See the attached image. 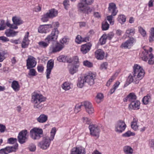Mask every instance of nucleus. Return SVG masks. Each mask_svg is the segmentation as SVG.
Masks as SVG:
<instances>
[{
	"instance_id": "1",
	"label": "nucleus",
	"mask_w": 154,
	"mask_h": 154,
	"mask_svg": "<svg viewBox=\"0 0 154 154\" xmlns=\"http://www.w3.org/2000/svg\"><path fill=\"white\" fill-rule=\"evenodd\" d=\"M134 72L132 75L128 76L127 80L128 85L133 82L136 84L139 83L145 75V71L142 67L137 64H135L133 67Z\"/></svg>"
},
{
	"instance_id": "2",
	"label": "nucleus",
	"mask_w": 154,
	"mask_h": 154,
	"mask_svg": "<svg viewBox=\"0 0 154 154\" xmlns=\"http://www.w3.org/2000/svg\"><path fill=\"white\" fill-rule=\"evenodd\" d=\"M59 31L57 28H54L51 31V33L48 35L45 40L46 42L40 41L38 42V44L40 47L45 48L47 47L50 42L55 41L57 38Z\"/></svg>"
},
{
	"instance_id": "3",
	"label": "nucleus",
	"mask_w": 154,
	"mask_h": 154,
	"mask_svg": "<svg viewBox=\"0 0 154 154\" xmlns=\"http://www.w3.org/2000/svg\"><path fill=\"white\" fill-rule=\"evenodd\" d=\"M56 130L55 128L52 129L50 132V136L44 137L43 138L42 140L38 143V146L43 149H46L49 146L51 141L53 140L54 139Z\"/></svg>"
},
{
	"instance_id": "4",
	"label": "nucleus",
	"mask_w": 154,
	"mask_h": 154,
	"mask_svg": "<svg viewBox=\"0 0 154 154\" xmlns=\"http://www.w3.org/2000/svg\"><path fill=\"white\" fill-rule=\"evenodd\" d=\"M46 100V98L41 94L34 93L32 95L31 101L34 108L41 109L43 106L42 103L45 101Z\"/></svg>"
},
{
	"instance_id": "5",
	"label": "nucleus",
	"mask_w": 154,
	"mask_h": 154,
	"mask_svg": "<svg viewBox=\"0 0 154 154\" xmlns=\"http://www.w3.org/2000/svg\"><path fill=\"white\" fill-rule=\"evenodd\" d=\"M43 134L42 129L34 128L30 131V134L31 137L34 140L39 139Z\"/></svg>"
},
{
	"instance_id": "6",
	"label": "nucleus",
	"mask_w": 154,
	"mask_h": 154,
	"mask_svg": "<svg viewBox=\"0 0 154 154\" xmlns=\"http://www.w3.org/2000/svg\"><path fill=\"white\" fill-rule=\"evenodd\" d=\"M78 4L77 7L79 11L81 13L88 14L92 11V9L82 1Z\"/></svg>"
},
{
	"instance_id": "7",
	"label": "nucleus",
	"mask_w": 154,
	"mask_h": 154,
	"mask_svg": "<svg viewBox=\"0 0 154 154\" xmlns=\"http://www.w3.org/2000/svg\"><path fill=\"white\" fill-rule=\"evenodd\" d=\"M86 84L91 86L94 83L96 75L91 72L85 74L84 75Z\"/></svg>"
},
{
	"instance_id": "8",
	"label": "nucleus",
	"mask_w": 154,
	"mask_h": 154,
	"mask_svg": "<svg viewBox=\"0 0 154 154\" xmlns=\"http://www.w3.org/2000/svg\"><path fill=\"white\" fill-rule=\"evenodd\" d=\"M126 127V125L124 121L119 120L115 125V130L117 133H121L125 130Z\"/></svg>"
},
{
	"instance_id": "9",
	"label": "nucleus",
	"mask_w": 154,
	"mask_h": 154,
	"mask_svg": "<svg viewBox=\"0 0 154 154\" xmlns=\"http://www.w3.org/2000/svg\"><path fill=\"white\" fill-rule=\"evenodd\" d=\"M90 134L93 136L98 137L100 131L99 128L97 125H91L89 126Z\"/></svg>"
},
{
	"instance_id": "10",
	"label": "nucleus",
	"mask_w": 154,
	"mask_h": 154,
	"mask_svg": "<svg viewBox=\"0 0 154 154\" xmlns=\"http://www.w3.org/2000/svg\"><path fill=\"white\" fill-rule=\"evenodd\" d=\"M27 131L26 130H22L19 133L18 136V139L19 142L20 143H23L26 142L27 140Z\"/></svg>"
},
{
	"instance_id": "11",
	"label": "nucleus",
	"mask_w": 154,
	"mask_h": 154,
	"mask_svg": "<svg viewBox=\"0 0 154 154\" xmlns=\"http://www.w3.org/2000/svg\"><path fill=\"white\" fill-rule=\"evenodd\" d=\"M36 64L35 58L33 56H29L26 60V66L27 69L32 68L35 67Z\"/></svg>"
},
{
	"instance_id": "12",
	"label": "nucleus",
	"mask_w": 154,
	"mask_h": 154,
	"mask_svg": "<svg viewBox=\"0 0 154 154\" xmlns=\"http://www.w3.org/2000/svg\"><path fill=\"white\" fill-rule=\"evenodd\" d=\"M17 146L18 145L12 146H7L5 148L0 149V153L8 154L10 152H15L17 149Z\"/></svg>"
},
{
	"instance_id": "13",
	"label": "nucleus",
	"mask_w": 154,
	"mask_h": 154,
	"mask_svg": "<svg viewBox=\"0 0 154 154\" xmlns=\"http://www.w3.org/2000/svg\"><path fill=\"white\" fill-rule=\"evenodd\" d=\"M82 105L85 106L86 112L89 114H92L94 112V110L92 107V104L90 102L85 101L82 103Z\"/></svg>"
},
{
	"instance_id": "14",
	"label": "nucleus",
	"mask_w": 154,
	"mask_h": 154,
	"mask_svg": "<svg viewBox=\"0 0 154 154\" xmlns=\"http://www.w3.org/2000/svg\"><path fill=\"white\" fill-rule=\"evenodd\" d=\"M54 66V61L52 60H48L47 63L46 69V77L47 79L50 78V75L51 73L52 69Z\"/></svg>"
},
{
	"instance_id": "15",
	"label": "nucleus",
	"mask_w": 154,
	"mask_h": 154,
	"mask_svg": "<svg viewBox=\"0 0 154 154\" xmlns=\"http://www.w3.org/2000/svg\"><path fill=\"white\" fill-rule=\"evenodd\" d=\"M135 41V39L133 37H130L129 39L122 43V46L125 48H130L133 46V43Z\"/></svg>"
},
{
	"instance_id": "16",
	"label": "nucleus",
	"mask_w": 154,
	"mask_h": 154,
	"mask_svg": "<svg viewBox=\"0 0 154 154\" xmlns=\"http://www.w3.org/2000/svg\"><path fill=\"white\" fill-rule=\"evenodd\" d=\"M108 9L109 12L111 13L112 15L116 16V15L118 11L115 4L113 3H109Z\"/></svg>"
},
{
	"instance_id": "17",
	"label": "nucleus",
	"mask_w": 154,
	"mask_h": 154,
	"mask_svg": "<svg viewBox=\"0 0 154 154\" xmlns=\"http://www.w3.org/2000/svg\"><path fill=\"white\" fill-rule=\"evenodd\" d=\"M137 98V96L134 93H131L126 97L124 98L123 101L126 102L128 101L131 103L135 101Z\"/></svg>"
},
{
	"instance_id": "18",
	"label": "nucleus",
	"mask_w": 154,
	"mask_h": 154,
	"mask_svg": "<svg viewBox=\"0 0 154 154\" xmlns=\"http://www.w3.org/2000/svg\"><path fill=\"white\" fill-rule=\"evenodd\" d=\"M48 27H52V25L50 24L41 25L38 28V32L42 33H47L48 32Z\"/></svg>"
},
{
	"instance_id": "19",
	"label": "nucleus",
	"mask_w": 154,
	"mask_h": 154,
	"mask_svg": "<svg viewBox=\"0 0 154 154\" xmlns=\"http://www.w3.org/2000/svg\"><path fill=\"white\" fill-rule=\"evenodd\" d=\"M91 45L90 43H88L81 46V51L83 54H86L90 50Z\"/></svg>"
},
{
	"instance_id": "20",
	"label": "nucleus",
	"mask_w": 154,
	"mask_h": 154,
	"mask_svg": "<svg viewBox=\"0 0 154 154\" xmlns=\"http://www.w3.org/2000/svg\"><path fill=\"white\" fill-rule=\"evenodd\" d=\"M140 104V102L136 100L135 101L131 102V103L129 105V108L131 109H139Z\"/></svg>"
},
{
	"instance_id": "21",
	"label": "nucleus",
	"mask_w": 154,
	"mask_h": 154,
	"mask_svg": "<svg viewBox=\"0 0 154 154\" xmlns=\"http://www.w3.org/2000/svg\"><path fill=\"white\" fill-rule=\"evenodd\" d=\"M105 53L101 49H99L95 52V56L98 60H102L104 57Z\"/></svg>"
},
{
	"instance_id": "22",
	"label": "nucleus",
	"mask_w": 154,
	"mask_h": 154,
	"mask_svg": "<svg viewBox=\"0 0 154 154\" xmlns=\"http://www.w3.org/2000/svg\"><path fill=\"white\" fill-rule=\"evenodd\" d=\"M29 34V32H27L26 34L23 38L22 44V47L23 48H26L29 45V41L28 39Z\"/></svg>"
},
{
	"instance_id": "23",
	"label": "nucleus",
	"mask_w": 154,
	"mask_h": 154,
	"mask_svg": "<svg viewBox=\"0 0 154 154\" xmlns=\"http://www.w3.org/2000/svg\"><path fill=\"white\" fill-rule=\"evenodd\" d=\"M64 47V45L58 43L55 46L51 48L50 50L52 52L55 53L62 50Z\"/></svg>"
},
{
	"instance_id": "24",
	"label": "nucleus",
	"mask_w": 154,
	"mask_h": 154,
	"mask_svg": "<svg viewBox=\"0 0 154 154\" xmlns=\"http://www.w3.org/2000/svg\"><path fill=\"white\" fill-rule=\"evenodd\" d=\"M18 32V31H15L11 29H8L6 30L5 34L8 37H14L16 35Z\"/></svg>"
},
{
	"instance_id": "25",
	"label": "nucleus",
	"mask_w": 154,
	"mask_h": 154,
	"mask_svg": "<svg viewBox=\"0 0 154 154\" xmlns=\"http://www.w3.org/2000/svg\"><path fill=\"white\" fill-rule=\"evenodd\" d=\"M86 84V83L84 75L79 78L77 84L78 87L80 88H82Z\"/></svg>"
},
{
	"instance_id": "26",
	"label": "nucleus",
	"mask_w": 154,
	"mask_h": 154,
	"mask_svg": "<svg viewBox=\"0 0 154 154\" xmlns=\"http://www.w3.org/2000/svg\"><path fill=\"white\" fill-rule=\"evenodd\" d=\"M72 150L75 154H85V149L82 147L74 148Z\"/></svg>"
},
{
	"instance_id": "27",
	"label": "nucleus",
	"mask_w": 154,
	"mask_h": 154,
	"mask_svg": "<svg viewBox=\"0 0 154 154\" xmlns=\"http://www.w3.org/2000/svg\"><path fill=\"white\" fill-rule=\"evenodd\" d=\"M47 13L49 16V18H52L57 16L58 12L55 9L53 8L50 10Z\"/></svg>"
},
{
	"instance_id": "28",
	"label": "nucleus",
	"mask_w": 154,
	"mask_h": 154,
	"mask_svg": "<svg viewBox=\"0 0 154 154\" xmlns=\"http://www.w3.org/2000/svg\"><path fill=\"white\" fill-rule=\"evenodd\" d=\"M47 116L44 114L41 115L37 119V121L38 122L41 123L45 122L47 120Z\"/></svg>"
},
{
	"instance_id": "29",
	"label": "nucleus",
	"mask_w": 154,
	"mask_h": 154,
	"mask_svg": "<svg viewBox=\"0 0 154 154\" xmlns=\"http://www.w3.org/2000/svg\"><path fill=\"white\" fill-rule=\"evenodd\" d=\"M11 87L15 91H18L20 89V86L17 81L14 80L11 83Z\"/></svg>"
},
{
	"instance_id": "30",
	"label": "nucleus",
	"mask_w": 154,
	"mask_h": 154,
	"mask_svg": "<svg viewBox=\"0 0 154 154\" xmlns=\"http://www.w3.org/2000/svg\"><path fill=\"white\" fill-rule=\"evenodd\" d=\"M12 21L14 23L17 25H19L23 23V22L21 19L17 17H12Z\"/></svg>"
},
{
	"instance_id": "31",
	"label": "nucleus",
	"mask_w": 154,
	"mask_h": 154,
	"mask_svg": "<svg viewBox=\"0 0 154 154\" xmlns=\"http://www.w3.org/2000/svg\"><path fill=\"white\" fill-rule=\"evenodd\" d=\"M123 151L125 154H132L133 152V150L131 147L126 146L124 147Z\"/></svg>"
},
{
	"instance_id": "32",
	"label": "nucleus",
	"mask_w": 154,
	"mask_h": 154,
	"mask_svg": "<svg viewBox=\"0 0 154 154\" xmlns=\"http://www.w3.org/2000/svg\"><path fill=\"white\" fill-rule=\"evenodd\" d=\"M79 66V64L74 65L72 66L69 69V71L71 74H73L77 71L78 69Z\"/></svg>"
},
{
	"instance_id": "33",
	"label": "nucleus",
	"mask_w": 154,
	"mask_h": 154,
	"mask_svg": "<svg viewBox=\"0 0 154 154\" xmlns=\"http://www.w3.org/2000/svg\"><path fill=\"white\" fill-rule=\"evenodd\" d=\"M2 44L0 43V62H2L5 58V55L6 52L5 51L1 49Z\"/></svg>"
},
{
	"instance_id": "34",
	"label": "nucleus",
	"mask_w": 154,
	"mask_h": 154,
	"mask_svg": "<svg viewBox=\"0 0 154 154\" xmlns=\"http://www.w3.org/2000/svg\"><path fill=\"white\" fill-rule=\"evenodd\" d=\"M125 33L128 36H133L135 33V29L133 28H128L126 30Z\"/></svg>"
},
{
	"instance_id": "35",
	"label": "nucleus",
	"mask_w": 154,
	"mask_h": 154,
	"mask_svg": "<svg viewBox=\"0 0 154 154\" xmlns=\"http://www.w3.org/2000/svg\"><path fill=\"white\" fill-rule=\"evenodd\" d=\"M70 83L67 82H65L62 85L61 87L62 88L65 90H68L70 88Z\"/></svg>"
},
{
	"instance_id": "36",
	"label": "nucleus",
	"mask_w": 154,
	"mask_h": 154,
	"mask_svg": "<svg viewBox=\"0 0 154 154\" xmlns=\"http://www.w3.org/2000/svg\"><path fill=\"white\" fill-rule=\"evenodd\" d=\"M149 58V59L148 63L150 65L154 64V57L152 53L149 54L148 55Z\"/></svg>"
},
{
	"instance_id": "37",
	"label": "nucleus",
	"mask_w": 154,
	"mask_h": 154,
	"mask_svg": "<svg viewBox=\"0 0 154 154\" xmlns=\"http://www.w3.org/2000/svg\"><path fill=\"white\" fill-rule=\"evenodd\" d=\"M151 100V97L149 95H147L144 97L143 99V102L145 105L148 104L149 100Z\"/></svg>"
},
{
	"instance_id": "38",
	"label": "nucleus",
	"mask_w": 154,
	"mask_h": 154,
	"mask_svg": "<svg viewBox=\"0 0 154 154\" xmlns=\"http://www.w3.org/2000/svg\"><path fill=\"white\" fill-rule=\"evenodd\" d=\"M137 121L135 119H134V121L131 123V127L134 130H137L138 129V126L137 125Z\"/></svg>"
},
{
	"instance_id": "39",
	"label": "nucleus",
	"mask_w": 154,
	"mask_h": 154,
	"mask_svg": "<svg viewBox=\"0 0 154 154\" xmlns=\"http://www.w3.org/2000/svg\"><path fill=\"white\" fill-rule=\"evenodd\" d=\"M143 53L145 55L142 57V60L144 61H146L149 58L148 51L145 50L144 51H143Z\"/></svg>"
},
{
	"instance_id": "40",
	"label": "nucleus",
	"mask_w": 154,
	"mask_h": 154,
	"mask_svg": "<svg viewBox=\"0 0 154 154\" xmlns=\"http://www.w3.org/2000/svg\"><path fill=\"white\" fill-rule=\"evenodd\" d=\"M149 41L152 42L154 40V28L151 29L150 35L149 37Z\"/></svg>"
},
{
	"instance_id": "41",
	"label": "nucleus",
	"mask_w": 154,
	"mask_h": 154,
	"mask_svg": "<svg viewBox=\"0 0 154 154\" xmlns=\"http://www.w3.org/2000/svg\"><path fill=\"white\" fill-rule=\"evenodd\" d=\"M96 97V101L97 103H99L102 101V100L103 98V96L102 94L99 93L97 95Z\"/></svg>"
},
{
	"instance_id": "42",
	"label": "nucleus",
	"mask_w": 154,
	"mask_h": 154,
	"mask_svg": "<svg viewBox=\"0 0 154 154\" xmlns=\"http://www.w3.org/2000/svg\"><path fill=\"white\" fill-rule=\"evenodd\" d=\"M107 35H103L100 39V41L101 45L104 44L106 42L107 39Z\"/></svg>"
},
{
	"instance_id": "43",
	"label": "nucleus",
	"mask_w": 154,
	"mask_h": 154,
	"mask_svg": "<svg viewBox=\"0 0 154 154\" xmlns=\"http://www.w3.org/2000/svg\"><path fill=\"white\" fill-rule=\"evenodd\" d=\"M49 18L48 14L47 13L42 16L41 20L43 22H46L48 20Z\"/></svg>"
},
{
	"instance_id": "44",
	"label": "nucleus",
	"mask_w": 154,
	"mask_h": 154,
	"mask_svg": "<svg viewBox=\"0 0 154 154\" xmlns=\"http://www.w3.org/2000/svg\"><path fill=\"white\" fill-rule=\"evenodd\" d=\"M138 28L139 31L141 35L143 37L146 36V32L145 30L141 26L139 27Z\"/></svg>"
},
{
	"instance_id": "45",
	"label": "nucleus",
	"mask_w": 154,
	"mask_h": 154,
	"mask_svg": "<svg viewBox=\"0 0 154 154\" xmlns=\"http://www.w3.org/2000/svg\"><path fill=\"white\" fill-rule=\"evenodd\" d=\"M109 27V25L107 22H103L102 23V29L103 30H107Z\"/></svg>"
},
{
	"instance_id": "46",
	"label": "nucleus",
	"mask_w": 154,
	"mask_h": 154,
	"mask_svg": "<svg viewBox=\"0 0 154 154\" xmlns=\"http://www.w3.org/2000/svg\"><path fill=\"white\" fill-rule=\"evenodd\" d=\"M6 28V24L4 20H0V30H3Z\"/></svg>"
},
{
	"instance_id": "47",
	"label": "nucleus",
	"mask_w": 154,
	"mask_h": 154,
	"mask_svg": "<svg viewBox=\"0 0 154 154\" xmlns=\"http://www.w3.org/2000/svg\"><path fill=\"white\" fill-rule=\"evenodd\" d=\"M66 58L65 56L62 55L59 57L58 60L60 62H65L67 61Z\"/></svg>"
},
{
	"instance_id": "48",
	"label": "nucleus",
	"mask_w": 154,
	"mask_h": 154,
	"mask_svg": "<svg viewBox=\"0 0 154 154\" xmlns=\"http://www.w3.org/2000/svg\"><path fill=\"white\" fill-rule=\"evenodd\" d=\"M69 39L65 37L63 38L60 41V42L62 43L61 44L63 45L64 44H67L69 42Z\"/></svg>"
},
{
	"instance_id": "49",
	"label": "nucleus",
	"mask_w": 154,
	"mask_h": 154,
	"mask_svg": "<svg viewBox=\"0 0 154 154\" xmlns=\"http://www.w3.org/2000/svg\"><path fill=\"white\" fill-rule=\"evenodd\" d=\"M29 71L28 73V75L30 76H34L36 75V72L34 69L31 68L29 69Z\"/></svg>"
},
{
	"instance_id": "50",
	"label": "nucleus",
	"mask_w": 154,
	"mask_h": 154,
	"mask_svg": "<svg viewBox=\"0 0 154 154\" xmlns=\"http://www.w3.org/2000/svg\"><path fill=\"white\" fill-rule=\"evenodd\" d=\"M119 21L120 22H122V23H124L126 21V17L123 15H120L118 17Z\"/></svg>"
},
{
	"instance_id": "51",
	"label": "nucleus",
	"mask_w": 154,
	"mask_h": 154,
	"mask_svg": "<svg viewBox=\"0 0 154 154\" xmlns=\"http://www.w3.org/2000/svg\"><path fill=\"white\" fill-rule=\"evenodd\" d=\"M83 63L84 66L88 67H91L93 66L92 63L88 60L84 61Z\"/></svg>"
},
{
	"instance_id": "52",
	"label": "nucleus",
	"mask_w": 154,
	"mask_h": 154,
	"mask_svg": "<svg viewBox=\"0 0 154 154\" xmlns=\"http://www.w3.org/2000/svg\"><path fill=\"white\" fill-rule=\"evenodd\" d=\"M135 134L131 132L130 131H128L122 134V136L125 137H128L131 136H134Z\"/></svg>"
},
{
	"instance_id": "53",
	"label": "nucleus",
	"mask_w": 154,
	"mask_h": 154,
	"mask_svg": "<svg viewBox=\"0 0 154 154\" xmlns=\"http://www.w3.org/2000/svg\"><path fill=\"white\" fill-rule=\"evenodd\" d=\"M0 41H1L3 43H5L9 42L10 40L7 37L2 36H0Z\"/></svg>"
},
{
	"instance_id": "54",
	"label": "nucleus",
	"mask_w": 154,
	"mask_h": 154,
	"mask_svg": "<svg viewBox=\"0 0 154 154\" xmlns=\"http://www.w3.org/2000/svg\"><path fill=\"white\" fill-rule=\"evenodd\" d=\"M82 38L81 36L80 35H78L75 38V42L76 43L78 44L80 43L81 42H82Z\"/></svg>"
},
{
	"instance_id": "55",
	"label": "nucleus",
	"mask_w": 154,
	"mask_h": 154,
	"mask_svg": "<svg viewBox=\"0 0 154 154\" xmlns=\"http://www.w3.org/2000/svg\"><path fill=\"white\" fill-rule=\"evenodd\" d=\"M87 5H91L94 2V0H80Z\"/></svg>"
},
{
	"instance_id": "56",
	"label": "nucleus",
	"mask_w": 154,
	"mask_h": 154,
	"mask_svg": "<svg viewBox=\"0 0 154 154\" xmlns=\"http://www.w3.org/2000/svg\"><path fill=\"white\" fill-rule=\"evenodd\" d=\"M82 120L84 123L89 124L90 123V120L87 117H84L82 119Z\"/></svg>"
},
{
	"instance_id": "57",
	"label": "nucleus",
	"mask_w": 154,
	"mask_h": 154,
	"mask_svg": "<svg viewBox=\"0 0 154 154\" xmlns=\"http://www.w3.org/2000/svg\"><path fill=\"white\" fill-rule=\"evenodd\" d=\"M82 106H83L82 105V103L80 105L77 104L75 106V112H78L79 111H80V109Z\"/></svg>"
},
{
	"instance_id": "58",
	"label": "nucleus",
	"mask_w": 154,
	"mask_h": 154,
	"mask_svg": "<svg viewBox=\"0 0 154 154\" xmlns=\"http://www.w3.org/2000/svg\"><path fill=\"white\" fill-rule=\"evenodd\" d=\"M108 66V64L106 62H104L101 64L100 69H106Z\"/></svg>"
},
{
	"instance_id": "59",
	"label": "nucleus",
	"mask_w": 154,
	"mask_h": 154,
	"mask_svg": "<svg viewBox=\"0 0 154 154\" xmlns=\"http://www.w3.org/2000/svg\"><path fill=\"white\" fill-rule=\"evenodd\" d=\"M113 16L112 14L111 15L107 16V19L109 21L110 24L113 25L114 23V22L112 20V16Z\"/></svg>"
},
{
	"instance_id": "60",
	"label": "nucleus",
	"mask_w": 154,
	"mask_h": 154,
	"mask_svg": "<svg viewBox=\"0 0 154 154\" xmlns=\"http://www.w3.org/2000/svg\"><path fill=\"white\" fill-rule=\"evenodd\" d=\"M72 63L74 65L79 64V58L78 57L75 56L74 57L73 60L72 61Z\"/></svg>"
},
{
	"instance_id": "61",
	"label": "nucleus",
	"mask_w": 154,
	"mask_h": 154,
	"mask_svg": "<svg viewBox=\"0 0 154 154\" xmlns=\"http://www.w3.org/2000/svg\"><path fill=\"white\" fill-rule=\"evenodd\" d=\"M29 149L31 151H34L36 149L35 146L33 144H31L29 145Z\"/></svg>"
},
{
	"instance_id": "62",
	"label": "nucleus",
	"mask_w": 154,
	"mask_h": 154,
	"mask_svg": "<svg viewBox=\"0 0 154 154\" xmlns=\"http://www.w3.org/2000/svg\"><path fill=\"white\" fill-rule=\"evenodd\" d=\"M17 139L13 138H11L8 140V142L10 143L13 144L16 142Z\"/></svg>"
},
{
	"instance_id": "63",
	"label": "nucleus",
	"mask_w": 154,
	"mask_h": 154,
	"mask_svg": "<svg viewBox=\"0 0 154 154\" xmlns=\"http://www.w3.org/2000/svg\"><path fill=\"white\" fill-rule=\"evenodd\" d=\"M69 1L68 0H65L63 2V5L66 9H67L68 6L69 5Z\"/></svg>"
},
{
	"instance_id": "64",
	"label": "nucleus",
	"mask_w": 154,
	"mask_h": 154,
	"mask_svg": "<svg viewBox=\"0 0 154 154\" xmlns=\"http://www.w3.org/2000/svg\"><path fill=\"white\" fill-rule=\"evenodd\" d=\"M5 129V126L2 124H0V132L2 133L4 132Z\"/></svg>"
}]
</instances>
